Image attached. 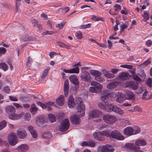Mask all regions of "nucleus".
<instances>
[{
	"mask_svg": "<svg viewBox=\"0 0 152 152\" xmlns=\"http://www.w3.org/2000/svg\"><path fill=\"white\" fill-rule=\"evenodd\" d=\"M48 118L51 123L55 122L56 120V117L53 114H49L48 115Z\"/></svg>",
	"mask_w": 152,
	"mask_h": 152,
	"instance_id": "nucleus-35",
	"label": "nucleus"
},
{
	"mask_svg": "<svg viewBox=\"0 0 152 152\" xmlns=\"http://www.w3.org/2000/svg\"><path fill=\"white\" fill-rule=\"evenodd\" d=\"M103 136H105L107 137H110V133L108 130H106L102 131H101Z\"/></svg>",
	"mask_w": 152,
	"mask_h": 152,
	"instance_id": "nucleus-40",
	"label": "nucleus"
},
{
	"mask_svg": "<svg viewBox=\"0 0 152 152\" xmlns=\"http://www.w3.org/2000/svg\"><path fill=\"white\" fill-rule=\"evenodd\" d=\"M6 112L8 113L9 115L14 114L15 112V107L12 105L8 106L5 108Z\"/></svg>",
	"mask_w": 152,
	"mask_h": 152,
	"instance_id": "nucleus-23",
	"label": "nucleus"
},
{
	"mask_svg": "<svg viewBox=\"0 0 152 152\" xmlns=\"http://www.w3.org/2000/svg\"><path fill=\"white\" fill-rule=\"evenodd\" d=\"M16 134L17 136L21 139L26 138L27 136L26 131L23 129H20L16 131Z\"/></svg>",
	"mask_w": 152,
	"mask_h": 152,
	"instance_id": "nucleus-14",
	"label": "nucleus"
},
{
	"mask_svg": "<svg viewBox=\"0 0 152 152\" xmlns=\"http://www.w3.org/2000/svg\"><path fill=\"white\" fill-rule=\"evenodd\" d=\"M65 102V99L63 95H61L58 98V105L59 106H63Z\"/></svg>",
	"mask_w": 152,
	"mask_h": 152,
	"instance_id": "nucleus-29",
	"label": "nucleus"
},
{
	"mask_svg": "<svg viewBox=\"0 0 152 152\" xmlns=\"http://www.w3.org/2000/svg\"><path fill=\"white\" fill-rule=\"evenodd\" d=\"M110 137L118 140H123L125 138L124 136L116 130H114L111 132Z\"/></svg>",
	"mask_w": 152,
	"mask_h": 152,
	"instance_id": "nucleus-11",
	"label": "nucleus"
},
{
	"mask_svg": "<svg viewBox=\"0 0 152 152\" xmlns=\"http://www.w3.org/2000/svg\"><path fill=\"white\" fill-rule=\"evenodd\" d=\"M37 104L41 106L43 109H47L48 111H51L52 109V106L54 103L52 102H48L45 104H44L40 102H38L37 103Z\"/></svg>",
	"mask_w": 152,
	"mask_h": 152,
	"instance_id": "nucleus-10",
	"label": "nucleus"
},
{
	"mask_svg": "<svg viewBox=\"0 0 152 152\" xmlns=\"http://www.w3.org/2000/svg\"><path fill=\"white\" fill-rule=\"evenodd\" d=\"M89 72L91 75L95 77V79L96 81L100 82H102L105 81L104 78L100 77L102 74L99 71L91 70Z\"/></svg>",
	"mask_w": 152,
	"mask_h": 152,
	"instance_id": "nucleus-8",
	"label": "nucleus"
},
{
	"mask_svg": "<svg viewBox=\"0 0 152 152\" xmlns=\"http://www.w3.org/2000/svg\"><path fill=\"white\" fill-rule=\"evenodd\" d=\"M70 81L73 84L75 85H78L79 84L78 79L76 76L74 75H71L69 77Z\"/></svg>",
	"mask_w": 152,
	"mask_h": 152,
	"instance_id": "nucleus-25",
	"label": "nucleus"
},
{
	"mask_svg": "<svg viewBox=\"0 0 152 152\" xmlns=\"http://www.w3.org/2000/svg\"><path fill=\"white\" fill-rule=\"evenodd\" d=\"M125 146L127 148L131 149L132 150L136 148V146L134 144L131 143H127L125 144Z\"/></svg>",
	"mask_w": 152,
	"mask_h": 152,
	"instance_id": "nucleus-36",
	"label": "nucleus"
},
{
	"mask_svg": "<svg viewBox=\"0 0 152 152\" xmlns=\"http://www.w3.org/2000/svg\"><path fill=\"white\" fill-rule=\"evenodd\" d=\"M29 146L26 144H22L19 145L16 148L18 152H26L29 149Z\"/></svg>",
	"mask_w": 152,
	"mask_h": 152,
	"instance_id": "nucleus-17",
	"label": "nucleus"
},
{
	"mask_svg": "<svg viewBox=\"0 0 152 152\" xmlns=\"http://www.w3.org/2000/svg\"><path fill=\"white\" fill-rule=\"evenodd\" d=\"M69 82L67 80H66L64 82V94L65 96H67L68 95V92L69 89Z\"/></svg>",
	"mask_w": 152,
	"mask_h": 152,
	"instance_id": "nucleus-28",
	"label": "nucleus"
},
{
	"mask_svg": "<svg viewBox=\"0 0 152 152\" xmlns=\"http://www.w3.org/2000/svg\"><path fill=\"white\" fill-rule=\"evenodd\" d=\"M32 137L34 138H36L37 137V134L35 130L31 133Z\"/></svg>",
	"mask_w": 152,
	"mask_h": 152,
	"instance_id": "nucleus-60",
	"label": "nucleus"
},
{
	"mask_svg": "<svg viewBox=\"0 0 152 152\" xmlns=\"http://www.w3.org/2000/svg\"><path fill=\"white\" fill-rule=\"evenodd\" d=\"M77 112L80 117H82L85 113V106L82 101H79L77 103Z\"/></svg>",
	"mask_w": 152,
	"mask_h": 152,
	"instance_id": "nucleus-12",
	"label": "nucleus"
},
{
	"mask_svg": "<svg viewBox=\"0 0 152 152\" xmlns=\"http://www.w3.org/2000/svg\"><path fill=\"white\" fill-rule=\"evenodd\" d=\"M107 99L104 101H102V102H99L98 104L99 107L101 109L108 112L113 111L114 105L108 103L107 102L105 101L107 100Z\"/></svg>",
	"mask_w": 152,
	"mask_h": 152,
	"instance_id": "nucleus-3",
	"label": "nucleus"
},
{
	"mask_svg": "<svg viewBox=\"0 0 152 152\" xmlns=\"http://www.w3.org/2000/svg\"><path fill=\"white\" fill-rule=\"evenodd\" d=\"M102 118L104 121L108 124H112L116 121L117 119L114 115L110 114L103 115Z\"/></svg>",
	"mask_w": 152,
	"mask_h": 152,
	"instance_id": "nucleus-6",
	"label": "nucleus"
},
{
	"mask_svg": "<svg viewBox=\"0 0 152 152\" xmlns=\"http://www.w3.org/2000/svg\"><path fill=\"white\" fill-rule=\"evenodd\" d=\"M9 98L10 100L13 101H18V99L15 96H10Z\"/></svg>",
	"mask_w": 152,
	"mask_h": 152,
	"instance_id": "nucleus-64",
	"label": "nucleus"
},
{
	"mask_svg": "<svg viewBox=\"0 0 152 152\" xmlns=\"http://www.w3.org/2000/svg\"><path fill=\"white\" fill-rule=\"evenodd\" d=\"M24 115V114L23 113H21L20 114H16V118L14 119V120H17L20 119Z\"/></svg>",
	"mask_w": 152,
	"mask_h": 152,
	"instance_id": "nucleus-45",
	"label": "nucleus"
},
{
	"mask_svg": "<svg viewBox=\"0 0 152 152\" xmlns=\"http://www.w3.org/2000/svg\"><path fill=\"white\" fill-rule=\"evenodd\" d=\"M7 122L5 120H3L0 122V130L4 129L6 127Z\"/></svg>",
	"mask_w": 152,
	"mask_h": 152,
	"instance_id": "nucleus-37",
	"label": "nucleus"
},
{
	"mask_svg": "<svg viewBox=\"0 0 152 152\" xmlns=\"http://www.w3.org/2000/svg\"><path fill=\"white\" fill-rule=\"evenodd\" d=\"M71 73H75L78 74L79 72V69L78 67L71 69Z\"/></svg>",
	"mask_w": 152,
	"mask_h": 152,
	"instance_id": "nucleus-41",
	"label": "nucleus"
},
{
	"mask_svg": "<svg viewBox=\"0 0 152 152\" xmlns=\"http://www.w3.org/2000/svg\"><path fill=\"white\" fill-rule=\"evenodd\" d=\"M130 75L129 73L125 72L120 73L118 75L119 78L121 80H125L128 79Z\"/></svg>",
	"mask_w": 152,
	"mask_h": 152,
	"instance_id": "nucleus-20",
	"label": "nucleus"
},
{
	"mask_svg": "<svg viewBox=\"0 0 152 152\" xmlns=\"http://www.w3.org/2000/svg\"><path fill=\"white\" fill-rule=\"evenodd\" d=\"M31 113L33 114H35L37 111V109L35 106V104H33L31 105V107L30 109Z\"/></svg>",
	"mask_w": 152,
	"mask_h": 152,
	"instance_id": "nucleus-34",
	"label": "nucleus"
},
{
	"mask_svg": "<svg viewBox=\"0 0 152 152\" xmlns=\"http://www.w3.org/2000/svg\"><path fill=\"white\" fill-rule=\"evenodd\" d=\"M103 73L104 75L107 78H112L114 77V75L112 74L109 72L105 69H104L103 71Z\"/></svg>",
	"mask_w": 152,
	"mask_h": 152,
	"instance_id": "nucleus-31",
	"label": "nucleus"
},
{
	"mask_svg": "<svg viewBox=\"0 0 152 152\" xmlns=\"http://www.w3.org/2000/svg\"><path fill=\"white\" fill-rule=\"evenodd\" d=\"M93 136L95 139L99 141H103L105 139L101 131L97 130L93 133Z\"/></svg>",
	"mask_w": 152,
	"mask_h": 152,
	"instance_id": "nucleus-15",
	"label": "nucleus"
},
{
	"mask_svg": "<svg viewBox=\"0 0 152 152\" xmlns=\"http://www.w3.org/2000/svg\"><path fill=\"white\" fill-rule=\"evenodd\" d=\"M140 128L137 126L133 128V135L139 133L140 132Z\"/></svg>",
	"mask_w": 152,
	"mask_h": 152,
	"instance_id": "nucleus-39",
	"label": "nucleus"
},
{
	"mask_svg": "<svg viewBox=\"0 0 152 152\" xmlns=\"http://www.w3.org/2000/svg\"><path fill=\"white\" fill-rule=\"evenodd\" d=\"M120 67L124 68H126L129 69H131L132 68V66L131 65H122L120 66Z\"/></svg>",
	"mask_w": 152,
	"mask_h": 152,
	"instance_id": "nucleus-53",
	"label": "nucleus"
},
{
	"mask_svg": "<svg viewBox=\"0 0 152 152\" xmlns=\"http://www.w3.org/2000/svg\"><path fill=\"white\" fill-rule=\"evenodd\" d=\"M144 88L143 87H139L138 89L136 91V93L139 94L141 93L144 91Z\"/></svg>",
	"mask_w": 152,
	"mask_h": 152,
	"instance_id": "nucleus-48",
	"label": "nucleus"
},
{
	"mask_svg": "<svg viewBox=\"0 0 152 152\" xmlns=\"http://www.w3.org/2000/svg\"><path fill=\"white\" fill-rule=\"evenodd\" d=\"M127 27L126 24H122L121 25V31H123L124 29Z\"/></svg>",
	"mask_w": 152,
	"mask_h": 152,
	"instance_id": "nucleus-62",
	"label": "nucleus"
},
{
	"mask_svg": "<svg viewBox=\"0 0 152 152\" xmlns=\"http://www.w3.org/2000/svg\"><path fill=\"white\" fill-rule=\"evenodd\" d=\"M7 141L11 146L15 145L18 143V138L15 133H11L7 136Z\"/></svg>",
	"mask_w": 152,
	"mask_h": 152,
	"instance_id": "nucleus-5",
	"label": "nucleus"
},
{
	"mask_svg": "<svg viewBox=\"0 0 152 152\" xmlns=\"http://www.w3.org/2000/svg\"><path fill=\"white\" fill-rule=\"evenodd\" d=\"M92 19L95 21H98L101 20V18L99 17H96L94 15H93L92 17Z\"/></svg>",
	"mask_w": 152,
	"mask_h": 152,
	"instance_id": "nucleus-56",
	"label": "nucleus"
},
{
	"mask_svg": "<svg viewBox=\"0 0 152 152\" xmlns=\"http://www.w3.org/2000/svg\"><path fill=\"white\" fill-rule=\"evenodd\" d=\"M109 96L111 98H115L116 101L119 103L123 102L126 99L124 94L122 93L118 92L109 93L107 90H105L103 91L102 94L100 97L101 100L104 101L108 99Z\"/></svg>",
	"mask_w": 152,
	"mask_h": 152,
	"instance_id": "nucleus-1",
	"label": "nucleus"
},
{
	"mask_svg": "<svg viewBox=\"0 0 152 152\" xmlns=\"http://www.w3.org/2000/svg\"><path fill=\"white\" fill-rule=\"evenodd\" d=\"M125 87H129L133 90H136L138 87V83L134 81H129L126 83Z\"/></svg>",
	"mask_w": 152,
	"mask_h": 152,
	"instance_id": "nucleus-16",
	"label": "nucleus"
},
{
	"mask_svg": "<svg viewBox=\"0 0 152 152\" xmlns=\"http://www.w3.org/2000/svg\"><path fill=\"white\" fill-rule=\"evenodd\" d=\"M117 84L116 82H112L107 84L106 87L107 89L111 90L115 88L117 86Z\"/></svg>",
	"mask_w": 152,
	"mask_h": 152,
	"instance_id": "nucleus-32",
	"label": "nucleus"
},
{
	"mask_svg": "<svg viewBox=\"0 0 152 152\" xmlns=\"http://www.w3.org/2000/svg\"><path fill=\"white\" fill-rule=\"evenodd\" d=\"M142 17L143 18V20L145 21H146L149 19L148 14L146 12L144 13V14L142 15Z\"/></svg>",
	"mask_w": 152,
	"mask_h": 152,
	"instance_id": "nucleus-46",
	"label": "nucleus"
},
{
	"mask_svg": "<svg viewBox=\"0 0 152 152\" xmlns=\"http://www.w3.org/2000/svg\"><path fill=\"white\" fill-rule=\"evenodd\" d=\"M71 123L74 124H78L81 122L80 119L77 115H75L70 118Z\"/></svg>",
	"mask_w": 152,
	"mask_h": 152,
	"instance_id": "nucleus-21",
	"label": "nucleus"
},
{
	"mask_svg": "<svg viewBox=\"0 0 152 152\" xmlns=\"http://www.w3.org/2000/svg\"><path fill=\"white\" fill-rule=\"evenodd\" d=\"M65 24V22L64 21H61L58 24V28L59 29H62Z\"/></svg>",
	"mask_w": 152,
	"mask_h": 152,
	"instance_id": "nucleus-43",
	"label": "nucleus"
},
{
	"mask_svg": "<svg viewBox=\"0 0 152 152\" xmlns=\"http://www.w3.org/2000/svg\"><path fill=\"white\" fill-rule=\"evenodd\" d=\"M103 114L99 110H94L90 112L89 117L90 118L92 119L94 121L99 122L102 121V117Z\"/></svg>",
	"mask_w": 152,
	"mask_h": 152,
	"instance_id": "nucleus-2",
	"label": "nucleus"
},
{
	"mask_svg": "<svg viewBox=\"0 0 152 152\" xmlns=\"http://www.w3.org/2000/svg\"><path fill=\"white\" fill-rule=\"evenodd\" d=\"M135 144L137 146H143L146 145V142L144 139H140L136 140Z\"/></svg>",
	"mask_w": 152,
	"mask_h": 152,
	"instance_id": "nucleus-30",
	"label": "nucleus"
},
{
	"mask_svg": "<svg viewBox=\"0 0 152 152\" xmlns=\"http://www.w3.org/2000/svg\"><path fill=\"white\" fill-rule=\"evenodd\" d=\"M69 119L65 118L61 122L59 126V130L61 132H65L69 129Z\"/></svg>",
	"mask_w": 152,
	"mask_h": 152,
	"instance_id": "nucleus-7",
	"label": "nucleus"
},
{
	"mask_svg": "<svg viewBox=\"0 0 152 152\" xmlns=\"http://www.w3.org/2000/svg\"><path fill=\"white\" fill-rule=\"evenodd\" d=\"M3 91L5 93H8L10 91V90L7 86H5L3 88Z\"/></svg>",
	"mask_w": 152,
	"mask_h": 152,
	"instance_id": "nucleus-58",
	"label": "nucleus"
},
{
	"mask_svg": "<svg viewBox=\"0 0 152 152\" xmlns=\"http://www.w3.org/2000/svg\"><path fill=\"white\" fill-rule=\"evenodd\" d=\"M75 36L78 39H81L82 37V33L80 32H77L75 33Z\"/></svg>",
	"mask_w": 152,
	"mask_h": 152,
	"instance_id": "nucleus-50",
	"label": "nucleus"
},
{
	"mask_svg": "<svg viewBox=\"0 0 152 152\" xmlns=\"http://www.w3.org/2000/svg\"><path fill=\"white\" fill-rule=\"evenodd\" d=\"M6 52V50L5 48L2 47L0 48V55L5 53Z\"/></svg>",
	"mask_w": 152,
	"mask_h": 152,
	"instance_id": "nucleus-57",
	"label": "nucleus"
},
{
	"mask_svg": "<svg viewBox=\"0 0 152 152\" xmlns=\"http://www.w3.org/2000/svg\"><path fill=\"white\" fill-rule=\"evenodd\" d=\"M64 116V114L63 112H60L58 114V118L59 120H62Z\"/></svg>",
	"mask_w": 152,
	"mask_h": 152,
	"instance_id": "nucleus-49",
	"label": "nucleus"
},
{
	"mask_svg": "<svg viewBox=\"0 0 152 152\" xmlns=\"http://www.w3.org/2000/svg\"><path fill=\"white\" fill-rule=\"evenodd\" d=\"M113 111L119 115H122L124 114V111L121 108L116 105H114Z\"/></svg>",
	"mask_w": 152,
	"mask_h": 152,
	"instance_id": "nucleus-26",
	"label": "nucleus"
},
{
	"mask_svg": "<svg viewBox=\"0 0 152 152\" xmlns=\"http://www.w3.org/2000/svg\"><path fill=\"white\" fill-rule=\"evenodd\" d=\"M80 77L81 80L85 82H89L91 80V77L90 75V73L86 71L82 72Z\"/></svg>",
	"mask_w": 152,
	"mask_h": 152,
	"instance_id": "nucleus-13",
	"label": "nucleus"
},
{
	"mask_svg": "<svg viewBox=\"0 0 152 152\" xmlns=\"http://www.w3.org/2000/svg\"><path fill=\"white\" fill-rule=\"evenodd\" d=\"M126 99L130 100H134L135 99L134 93L130 91H127L124 94Z\"/></svg>",
	"mask_w": 152,
	"mask_h": 152,
	"instance_id": "nucleus-19",
	"label": "nucleus"
},
{
	"mask_svg": "<svg viewBox=\"0 0 152 152\" xmlns=\"http://www.w3.org/2000/svg\"><path fill=\"white\" fill-rule=\"evenodd\" d=\"M132 77L134 80H136L138 82H140L141 81V80L140 77L136 75L134 73L132 75Z\"/></svg>",
	"mask_w": 152,
	"mask_h": 152,
	"instance_id": "nucleus-47",
	"label": "nucleus"
},
{
	"mask_svg": "<svg viewBox=\"0 0 152 152\" xmlns=\"http://www.w3.org/2000/svg\"><path fill=\"white\" fill-rule=\"evenodd\" d=\"M152 79L151 78H149L146 82V84L148 86L151 88L152 86Z\"/></svg>",
	"mask_w": 152,
	"mask_h": 152,
	"instance_id": "nucleus-51",
	"label": "nucleus"
},
{
	"mask_svg": "<svg viewBox=\"0 0 152 152\" xmlns=\"http://www.w3.org/2000/svg\"><path fill=\"white\" fill-rule=\"evenodd\" d=\"M68 105L70 108H73L75 106V104L74 102L73 97L72 96L70 95L69 98Z\"/></svg>",
	"mask_w": 152,
	"mask_h": 152,
	"instance_id": "nucleus-27",
	"label": "nucleus"
},
{
	"mask_svg": "<svg viewBox=\"0 0 152 152\" xmlns=\"http://www.w3.org/2000/svg\"><path fill=\"white\" fill-rule=\"evenodd\" d=\"M29 37L28 35H23L22 37V40L23 41H26L29 40Z\"/></svg>",
	"mask_w": 152,
	"mask_h": 152,
	"instance_id": "nucleus-55",
	"label": "nucleus"
},
{
	"mask_svg": "<svg viewBox=\"0 0 152 152\" xmlns=\"http://www.w3.org/2000/svg\"><path fill=\"white\" fill-rule=\"evenodd\" d=\"M91 26V24L88 23L85 25H82L80 26V28L82 29H86L89 28Z\"/></svg>",
	"mask_w": 152,
	"mask_h": 152,
	"instance_id": "nucleus-52",
	"label": "nucleus"
},
{
	"mask_svg": "<svg viewBox=\"0 0 152 152\" xmlns=\"http://www.w3.org/2000/svg\"><path fill=\"white\" fill-rule=\"evenodd\" d=\"M152 44V41L150 40H147L145 42V45L148 47H150Z\"/></svg>",
	"mask_w": 152,
	"mask_h": 152,
	"instance_id": "nucleus-61",
	"label": "nucleus"
},
{
	"mask_svg": "<svg viewBox=\"0 0 152 152\" xmlns=\"http://www.w3.org/2000/svg\"><path fill=\"white\" fill-rule=\"evenodd\" d=\"M0 68L3 69L4 71H7L8 69L7 64L3 62L0 63Z\"/></svg>",
	"mask_w": 152,
	"mask_h": 152,
	"instance_id": "nucleus-38",
	"label": "nucleus"
},
{
	"mask_svg": "<svg viewBox=\"0 0 152 152\" xmlns=\"http://www.w3.org/2000/svg\"><path fill=\"white\" fill-rule=\"evenodd\" d=\"M138 111L139 112H141L142 111V110L140 108L139 106H136L134 107V109L132 110V111Z\"/></svg>",
	"mask_w": 152,
	"mask_h": 152,
	"instance_id": "nucleus-54",
	"label": "nucleus"
},
{
	"mask_svg": "<svg viewBox=\"0 0 152 152\" xmlns=\"http://www.w3.org/2000/svg\"><path fill=\"white\" fill-rule=\"evenodd\" d=\"M81 145L82 146H86L94 147L95 146V143L92 141H84L81 143Z\"/></svg>",
	"mask_w": 152,
	"mask_h": 152,
	"instance_id": "nucleus-24",
	"label": "nucleus"
},
{
	"mask_svg": "<svg viewBox=\"0 0 152 152\" xmlns=\"http://www.w3.org/2000/svg\"><path fill=\"white\" fill-rule=\"evenodd\" d=\"M31 117V114L28 113H26L24 115V119L26 120L29 121Z\"/></svg>",
	"mask_w": 152,
	"mask_h": 152,
	"instance_id": "nucleus-44",
	"label": "nucleus"
},
{
	"mask_svg": "<svg viewBox=\"0 0 152 152\" xmlns=\"http://www.w3.org/2000/svg\"><path fill=\"white\" fill-rule=\"evenodd\" d=\"M58 45L59 46H61L64 47H65L66 48H67V49L69 48V46H68V45H66L64 44L61 43L60 42H58Z\"/></svg>",
	"mask_w": 152,
	"mask_h": 152,
	"instance_id": "nucleus-59",
	"label": "nucleus"
},
{
	"mask_svg": "<svg viewBox=\"0 0 152 152\" xmlns=\"http://www.w3.org/2000/svg\"><path fill=\"white\" fill-rule=\"evenodd\" d=\"M91 85L92 86L89 88V91L91 92L99 93L101 91L103 87L99 83L95 81H92L91 83Z\"/></svg>",
	"mask_w": 152,
	"mask_h": 152,
	"instance_id": "nucleus-4",
	"label": "nucleus"
},
{
	"mask_svg": "<svg viewBox=\"0 0 152 152\" xmlns=\"http://www.w3.org/2000/svg\"><path fill=\"white\" fill-rule=\"evenodd\" d=\"M49 69L47 68L45 69L42 75V76L41 78L42 79H44L45 77L48 75V71L49 70Z\"/></svg>",
	"mask_w": 152,
	"mask_h": 152,
	"instance_id": "nucleus-42",
	"label": "nucleus"
},
{
	"mask_svg": "<svg viewBox=\"0 0 152 152\" xmlns=\"http://www.w3.org/2000/svg\"><path fill=\"white\" fill-rule=\"evenodd\" d=\"M28 131L30 132V133L35 130L34 129V127L32 126H28Z\"/></svg>",
	"mask_w": 152,
	"mask_h": 152,
	"instance_id": "nucleus-63",
	"label": "nucleus"
},
{
	"mask_svg": "<svg viewBox=\"0 0 152 152\" xmlns=\"http://www.w3.org/2000/svg\"><path fill=\"white\" fill-rule=\"evenodd\" d=\"M52 137L51 133L50 132H46L43 133L42 135V137L45 139H48Z\"/></svg>",
	"mask_w": 152,
	"mask_h": 152,
	"instance_id": "nucleus-33",
	"label": "nucleus"
},
{
	"mask_svg": "<svg viewBox=\"0 0 152 152\" xmlns=\"http://www.w3.org/2000/svg\"><path fill=\"white\" fill-rule=\"evenodd\" d=\"M124 134L130 136L133 134V128L131 126H128L123 131Z\"/></svg>",
	"mask_w": 152,
	"mask_h": 152,
	"instance_id": "nucleus-22",
	"label": "nucleus"
},
{
	"mask_svg": "<svg viewBox=\"0 0 152 152\" xmlns=\"http://www.w3.org/2000/svg\"><path fill=\"white\" fill-rule=\"evenodd\" d=\"M115 149L113 147L110 145L107 144L103 145L102 147H99L98 152H113Z\"/></svg>",
	"mask_w": 152,
	"mask_h": 152,
	"instance_id": "nucleus-9",
	"label": "nucleus"
},
{
	"mask_svg": "<svg viewBox=\"0 0 152 152\" xmlns=\"http://www.w3.org/2000/svg\"><path fill=\"white\" fill-rule=\"evenodd\" d=\"M36 123L37 125L42 127L46 126L43 118L41 116L37 117L36 119Z\"/></svg>",
	"mask_w": 152,
	"mask_h": 152,
	"instance_id": "nucleus-18",
	"label": "nucleus"
}]
</instances>
